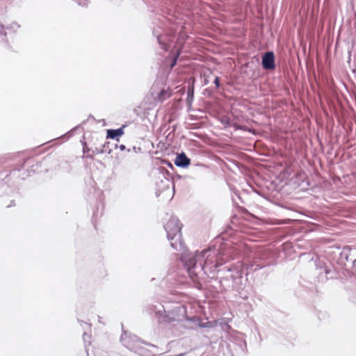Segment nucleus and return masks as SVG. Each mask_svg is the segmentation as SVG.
Returning a JSON list of instances; mask_svg holds the SVG:
<instances>
[{"mask_svg":"<svg viewBox=\"0 0 356 356\" xmlns=\"http://www.w3.org/2000/svg\"><path fill=\"white\" fill-rule=\"evenodd\" d=\"M0 36H6V32L3 25L0 24Z\"/></svg>","mask_w":356,"mask_h":356,"instance_id":"nucleus-9","label":"nucleus"},{"mask_svg":"<svg viewBox=\"0 0 356 356\" xmlns=\"http://www.w3.org/2000/svg\"><path fill=\"white\" fill-rule=\"evenodd\" d=\"M201 259L206 257L204 265L202 266L203 269L205 266L213 265V267L217 268L219 266L222 265L227 261V259H223L220 257H217L215 251L211 250H204L201 252Z\"/></svg>","mask_w":356,"mask_h":356,"instance_id":"nucleus-3","label":"nucleus"},{"mask_svg":"<svg viewBox=\"0 0 356 356\" xmlns=\"http://www.w3.org/2000/svg\"><path fill=\"white\" fill-rule=\"evenodd\" d=\"M201 253L199 254H196L195 256H183L181 257V260L183 262H184V265L186 268L188 270V272L190 275V276L193 278V268L195 267L196 263L197 261H199L201 259Z\"/></svg>","mask_w":356,"mask_h":356,"instance_id":"nucleus-4","label":"nucleus"},{"mask_svg":"<svg viewBox=\"0 0 356 356\" xmlns=\"http://www.w3.org/2000/svg\"><path fill=\"white\" fill-rule=\"evenodd\" d=\"M178 56H179V54H177V55L175 57L173 62H172V64L170 65L171 68H172L176 65Z\"/></svg>","mask_w":356,"mask_h":356,"instance_id":"nucleus-11","label":"nucleus"},{"mask_svg":"<svg viewBox=\"0 0 356 356\" xmlns=\"http://www.w3.org/2000/svg\"><path fill=\"white\" fill-rule=\"evenodd\" d=\"M172 96V90L170 88H168L166 89H162L158 95L154 97V103H162L165 100L169 99Z\"/></svg>","mask_w":356,"mask_h":356,"instance_id":"nucleus-6","label":"nucleus"},{"mask_svg":"<svg viewBox=\"0 0 356 356\" xmlns=\"http://www.w3.org/2000/svg\"><path fill=\"white\" fill-rule=\"evenodd\" d=\"M191 163V160L184 153L179 154L175 161V164L178 167L186 168Z\"/></svg>","mask_w":356,"mask_h":356,"instance_id":"nucleus-7","label":"nucleus"},{"mask_svg":"<svg viewBox=\"0 0 356 356\" xmlns=\"http://www.w3.org/2000/svg\"><path fill=\"white\" fill-rule=\"evenodd\" d=\"M262 65L264 69L273 70L275 68V56L272 51L266 53L262 58Z\"/></svg>","mask_w":356,"mask_h":356,"instance_id":"nucleus-5","label":"nucleus"},{"mask_svg":"<svg viewBox=\"0 0 356 356\" xmlns=\"http://www.w3.org/2000/svg\"><path fill=\"white\" fill-rule=\"evenodd\" d=\"M123 134L124 131L122 128H120L118 129H108L107 131V138L115 139L123 135Z\"/></svg>","mask_w":356,"mask_h":356,"instance_id":"nucleus-8","label":"nucleus"},{"mask_svg":"<svg viewBox=\"0 0 356 356\" xmlns=\"http://www.w3.org/2000/svg\"><path fill=\"white\" fill-rule=\"evenodd\" d=\"M182 225L179 220L176 218H170L165 224V229L167 232L168 238L170 241L173 248L178 249L183 246V240L181 230Z\"/></svg>","mask_w":356,"mask_h":356,"instance_id":"nucleus-1","label":"nucleus"},{"mask_svg":"<svg viewBox=\"0 0 356 356\" xmlns=\"http://www.w3.org/2000/svg\"><path fill=\"white\" fill-rule=\"evenodd\" d=\"M186 313L185 307L179 306L167 312L159 311L156 313V316L161 323H174L182 321L185 318Z\"/></svg>","mask_w":356,"mask_h":356,"instance_id":"nucleus-2","label":"nucleus"},{"mask_svg":"<svg viewBox=\"0 0 356 356\" xmlns=\"http://www.w3.org/2000/svg\"><path fill=\"white\" fill-rule=\"evenodd\" d=\"M214 83H215V85H216V86L217 88L219 87V86H220V79H219V77H218V76L216 77V79L214 80Z\"/></svg>","mask_w":356,"mask_h":356,"instance_id":"nucleus-10","label":"nucleus"}]
</instances>
